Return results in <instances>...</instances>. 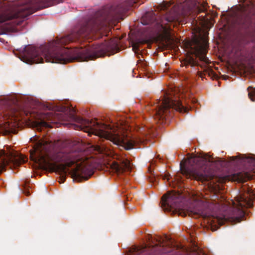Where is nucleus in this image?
I'll use <instances>...</instances> for the list:
<instances>
[{"instance_id": "f257e3e1", "label": "nucleus", "mask_w": 255, "mask_h": 255, "mask_svg": "<svg viewBox=\"0 0 255 255\" xmlns=\"http://www.w3.org/2000/svg\"><path fill=\"white\" fill-rule=\"evenodd\" d=\"M52 146L51 142L44 139L39 140L33 146V149L30 151V158L37 163L41 167L59 173L61 176L62 182L68 172L67 167L76 164V167L71 172L74 179L80 180H87L91 176V171L88 166L87 161L83 159L81 153L72 152L66 155L65 164L51 163L48 161L47 155Z\"/></svg>"}, {"instance_id": "f03ea898", "label": "nucleus", "mask_w": 255, "mask_h": 255, "mask_svg": "<svg viewBox=\"0 0 255 255\" xmlns=\"http://www.w3.org/2000/svg\"><path fill=\"white\" fill-rule=\"evenodd\" d=\"M73 40L70 35L57 39L51 44L50 49H34L32 53L28 52L25 54L24 61L27 63H39L43 62L44 59L47 62L64 64L75 60H86L87 57L83 55L82 52H78L77 49L68 50L62 47L68 41Z\"/></svg>"}, {"instance_id": "7ed1b4c3", "label": "nucleus", "mask_w": 255, "mask_h": 255, "mask_svg": "<svg viewBox=\"0 0 255 255\" xmlns=\"http://www.w3.org/2000/svg\"><path fill=\"white\" fill-rule=\"evenodd\" d=\"M77 121L80 124V128L85 132L109 139L127 150L132 148L135 144L134 141L126 137L118 127L112 128L110 126L100 124L96 121H88L80 118H78Z\"/></svg>"}, {"instance_id": "20e7f679", "label": "nucleus", "mask_w": 255, "mask_h": 255, "mask_svg": "<svg viewBox=\"0 0 255 255\" xmlns=\"http://www.w3.org/2000/svg\"><path fill=\"white\" fill-rule=\"evenodd\" d=\"M56 3L54 0H31L29 3L16 9L0 14V22L13 19H23L35 11Z\"/></svg>"}, {"instance_id": "39448f33", "label": "nucleus", "mask_w": 255, "mask_h": 255, "mask_svg": "<svg viewBox=\"0 0 255 255\" xmlns=\"http://www.w3.org/2000/svg\"><path fill=\"white\" fill-rule=\"evenodd\" d=\"M253 193L251 189H248L247 193L239 195L236 197L235 201H232L234 210L230 217L232 221H240L245 214L244 207H250L252 206V199L249 197Z\"/></svg>"}, {"instance_id": "423d86ee", "label": "nucleus", "mask_w": 255, "mask_h": 255, "mask_svg": "<svg viewBox=\"0 0 255 255\" xmlns=\"http://www.w3.org/2000/svg\"><path fill=\"white\" fill-rule=\"evenodd\" d=\"M170 108L180 112H186L187 110L180 101L172 100L168 96H165L155 112V118L159 120L165 119L170 113Z\"/></svg>"}, {"instance_id": "0eeeda50", "label": "nucleus", "mask_w": 255, "mask_h": 255, "mask_svg": "<svg viewBox=\"0 0 255 255\" xmlns=\"http://www.w3.org/2000/svg\"><path fill=\"white\" fill-rule=\"evenodd\" d=\"M186 46L189 49V51L199 57L200 59L206 63L208 62V60L206 57V49L207 47V41L205 37L201 40L195 38L190 42H188Z\"/></svg>"}, {"instance_id": "6e6552de", "label": "nucleus", "mask_w": 255, "mask_h": 255, "mask_svg": "<svg viewBox=\"0 0 255 255\" xmlns=\"http://www.w3.org/2000/svg\"><path fill=\"white\" fill-rule=\"evenodd\" d=\"M26 160L27 158L23 155H15L12 153L6 152L5 151L1 150H0V173L9 162H12L14 164H21L24 163Z\"/></svg>"}, {"instance_id": "1a4fd4ad", "label": "nucleus", "mask_w": 255, "mask_h": 255, "mask_svg": "<svg viewBox=\"0 0 255 255\" xmlns=\"http://www.w3.org/2000/svg\"><path fill=\"white\" fill-rule=\"evenodd\" d=\"M187 0L183 4L182 7H185L183 12L184 15L191 14L193 9L196 11L200 12L206 9L207 3L204 0Z\"/></svg>"}, {"instance_id": "9d476101", "label": "nucleus", "mask_w": 255, "mask_h": 255, "mask_svg": "<svg viewBox=\"0 0 255 255\" xmlns=\"http://www.w3.org/2000/svg\"><path fill=\"white\" fill-rule=\"evenodd\" d=\"M179 195L177 193L169 192L163 196L161 200L162 207L165 210L177 209L176 203L179 200Z\"/></svg>"}, {"instance_id": "9b49d317", "label": "nucleus", "mask_w": 255, "mask_h": 255, "mask_svg": "<svg viewBox=\"0 0 255 255\" xmlns=\"http://www.w3.org/2000/svg\"><path fill=\"white\" fill-rule=\"evenodd\" d=\"M235 161L236 164H243L247 166L248 171L255 172V158L253 157L232 156L230 157V161Z\"/></svg>"}, {"instance_id": "f8f14e48", "label": "nucleus", "mask_w": 255, "mask_h": 255, "mask_svg": "<svg viewBox=\"0 0 255 255\" xmlns=\"http://www.w3.org/2000/svg\"><path fill=\"white\" fill-rule=\"evenodd\" d=\"M213 162V158L208 154L200 155L191 157L189 159L190 163H194L200 167L202 170L206 169L209 164Z\"/></svg>"}, {"instance_id": "ddd939ff", "label": "nucleus", "mask_w": 255, "mask_h": 255, "mask_svg": "<svg viewBox=\"0 0 255 255\" xmlns=\"http://www.w3.org/2000/svg\"><path fill=\"white\" fill-rule=\"evenodd\" d=\"M110 168L115 172L120 174L131 169L130 162L127 159L120 161V163L114 161L109 164Z\"/></svg>"}, {"instance_id": "4468645a", "label": "nucleus", "mask_w": 255, "mask_h": 255, "mask_svg": "<svg viewBox=\"0 0 255 255\" xmlns=\"http://www.w3.org/2000/svg\"><path fill=\"white\" fill-rule=\"evenodd\" d=\"M181 173L187 178H193L202 181L208 180L210 178L208 173H206L205 171H204V173L199 171L189 172L182 165H181Z\"/></svg>"}, {"instance_id": "2eb2a0df", "label": "nucleus", "mask_w": 255, "mask_h": 255, "mask_svg": "<svg viewBox=\"0 0 255 255\" xmlns=\"http://www.w3.org/2000/svg\"><path fill=\"white\" fill-rule=\"evenodd\" d=\"M53 114L52 112H48L44 114L42 119L39 121H35L33 123V126L37 129L41 130L43 128H47L51 127L50 125L46 121H52Z\"/></svg>"}, {"instance_id": "dca6fc26", "label": "nucleus", "mask_w": 255, "mask_h": 255, "mask_svg": "<svg viewBox=\"0 0 255 255\" xmlns=\"http://www.w3.org/2000/svg\"><path fill=\"white\" fill-rule=\"evenodd\" d=\"M228 218H226L225 216L221 215L219 216H213L212 217L208 219V223L211 226H216V224L218 223L219 225H222L224 222L227 220Z\"/></svg>"}, {"instance_id": "f3484780", "label": "nucleus", "mask_w": 255, "mask_h": 255, "mask_svg": "<svg viewBox=\"0 0 255 255\" xmlns=\"http://www.w3.org/2000/svg\"><path fill=\"white\" fill-rule=\"evenodd\" d=\"M11 125L8 121L0 117V132L6 134L10 131Z\"/></svg>"}, {"instance_id": "a211bd4d", "label": "nucleus", "mask_w": 255, "mask_h": 255, "mask_svg": "<svg viewBox=\"0 0 255 255\" xmlns=\"http://www.w3.org/2000/svg\"><path fill=\"white\" fill-rule=\"evenodd\" d=\"M251 178V176L248 172L244 173H239L234 175L232 179L238 182H245L246 180Z\"/></svg>"}, {"instance_id": "6ab92c4d", "label": "nucleus", "mask_w": 255, "mask_h": 255, "mask_svg": "<svg viewBox=\"0 0 255 255\" xmlns=\"http://www.w3.org/2000/svg\"><path fill=\"white\" fill-rule=\"evenodd\" d=\"M101 49H95L94 51L92 50V52H93L94 53V55H92L90 53V51L89 50H86L84 49H77L78 52H82V53L83 54V55L84 56L86 57V59L84 61H87L89 59H90L91 58H93L94 57H98L100 55L99 54L97 53L98 52H99Z\"/></svg>"}, {"instance_id": "aec40b11", "label": "nucleus", "mask_w": 255, "mask_h": 255, "mask_svg": "<svg viewBox=\"0 0 255 255\" xmlns=\"http://www.w3.org/2000/svg\"><path fill=\"white\" fill-rule=\"evenodd\" d=\"M248 96L249 98L252 101H255V88L252 87L248 88Z\"/></svg>"}, {"instance_id": "412c9836", "label": "nucleus", "mask_w": 255, "mask_h": 255, "mask_svg": "<svg viewBox=\"0 0 255 255\" xmlns=\"http://www.w3.org/2000/svg\"><path fill=\"white\" fill-rule=\"evenodd\" d=\"M93 149L99 152L103 153L108 155H110V153H108L107 151H106V148L103 146H100L99 145H95L93 146Z\"/></svg>"}, {"instance_id": "4be33fe9", "label": "nucleus", "mask_w": 255, "mask_h": 255, "mask_svg": "<svg viewBox=\"0 0 255 255\" xmlns=\"http://www.w3.org/2000/svg\"><path fill=\"white\" fill-rule=\"evenodd\" d=\"M144 252V249L137 248L134 249L132 255H143Z\"/></svg>"}, {"instance_id": "5701e85b", "label": "nucleus", "mask_w": 255, "mask_h": 255, "mask_svg": "<svg viewBox=\"0 0 255 255\" xmlns=\"http://www.w3.org/2000/svg\"><path fill=\"white\" fill-rule=\"evenodd\" d=\"M178 18L175 16H168L166 18V20H167L168 22H171L174 20H178Z\"/></svg>"}, {"instance_id": "b1692460", "label": "nucleus", "mask_w": 255, "mask_h": 255, "mask_svg": "<svg viewBox=\"0 0 255 255\" xmlns=\"http://www.w3.org/2000/svg\"><path fill=\"white\" fill-rule=\"evenodd\" d=\"M132 50L134 51H136V50H138V44L137 43H133L132 45Z\"/></svg>"}, {"instance_id": "393cba45", "label": "nucleus", "mask_w": 255, "mask_h": 255, "mask_svg": "<svg viewBox=\"0 0 255 255\" xmlns=\"http://www.w3.org/2000/svg\"><path fill=\"white\" fill-rule=\"evenodd\" d=\"M169 4L167 2H164L161 5L162 8H165L169 6Z\"/></svg>"}, {"instance_id": "a878e982", "label": "nucleus", "mask_w": 255, "mask_h": 255, "mask_svg": "<svg viewBox=\"0 0 255 255\" xmlns=\"http://www.w3.org/2000/svg\"><path fill=\"white\" fill-rule=\"evenodd\" d=\"M161 26H162V28L163 29V30H164V31H166V30H167L168 28H167V27H166V26H163V23L161 24Z\"/></svg>"}, {"instance_id": "bb28decb", "label": "nucleus", "mask_w": 255, "mask_h": 255, "mask_svg": "<svg viewBox=\"0 0 255 255\" xmlns=\"http://www.w3.org/2000/svg\"><path fill=\"white\" fill-rule=\"evenodd\" d=\"M165 177L167 179V180H170V178H171V177H170L169 176L167 175H165Z\"/></svg>"}, {"instance_id": "cd10ccee", "label": "nucleus", "mask_w": 255, "mask_h": 255, "mask_svg": "<svg viewBox=\"0 0 255 255\" xmlns=\"http://www.w3.org/2000/svg\"><path fill=\"white\" fill-rule=\"evenodd\" d=\"M181 216H185L186 215V214H185L184 213L182 214V212H180L179 213Z\"/></svg>"}, {"instance_id": "c85d7f7f", "label": "nucleus", "mask_w": 255, "mask_h": 255, "mask_svg": "<svg viewBox=\"0 0 255 255\" xmlns=\"http://www.w3.org/2000/svg\"><path fill=\"white\" fill-rule=\"evenodd\" d=\"M82 33H83V31H80V34H82Z\"/></svg>"}, {"instance_id": "c756f323", "label": "nucleus", "mask_w": 255, "mask_h": 255, "mask_svg": "<svg viewBox=\"0 0 255 255\" xmlns=\"http://www.w3.org/2000/svg\"><path fill=\"white\" fill-rule=\"evenodd\" d=\"M213 230H217V228H215V229H213Z\"/></svg>"}]
</instances>
